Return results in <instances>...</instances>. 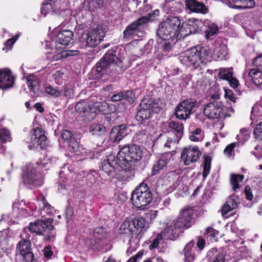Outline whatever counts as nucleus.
I'll return each instance as SVG.
<instances>
[{
  "instance_id": "nucleus-1",
  "label": "nucleus",
  "mask_w": 262,
  "mask_h": 262,
  "mask_svg": "<svg viewBox=\"0 0 262 262\" xmlns=\"http://www.w3.org/2000/svg\"><path fill=\"white\" fill-rule=\"evenodd\" d=\"M179 59L182 64L191 67L203 74L206 63L212 60V53L208 48L197 46L182 53Z\"/></svg>"
},
{
  "instance_id": "nucleus-2",
  "label": "nucleus",
  "mask_w": 262,
  "mask_h": 262,
  "mask_svg": "<svg viewBox=\"0 0 262 262\" xmlns=\"http://www.w3.org/2000/svg\"><path fill=\"white\" fill-rule=\"evenodd\" d=\"M140 147L136 144L123 146L118 154L116 163L122 170L126 171L134 169L143 156Z\"/></svg>"
},
{
  "instance_id": "nucleus-3",
  "label": "nucleus",
  "mask_w": 262,
  "mask_h": 262,
  "mask_svg": "<svg viewBox=\"0 0 262 262\" xmlns=\"http://www.w3.org/2000/svg\"><path fill=\"white\" fill-rule=\"evenodd\" d=\"M117 48L108 50L104 57L95 65L98 76L108 74L110 71L120 73L123 71L122 61L116 56Z\"/></svg>"
},
{
  "instance_id": "nucleus-4",
  "label": "nucleus",
  "mask_w": 262,
  "mask_h": 262,
  "mask_svg": "<svg viewBox=\"0 0 262 262\" xmlns=\"http://www.w3.org/2000/svg\"><path fill=\"white\" fill-rule=\"evenodd\" d=\"M194 210L191 208H184L181 210L177 220L168 224L165 231L169 235L176 237L178 235L180 230L188 229L194 223Z\"/></svg>"
},
{
  "instance_id": "nucleus-5",
  "label": "nucleus",
  "mask_w": 262,
  "mask_h": 262,
  "mask_svg": "<svg viewBox=\"0 0 262 262\" xmlns=\"http://www.w3.org/2000/svg\"><path fill=\"white\" fill-rule=\"evenodd\" d=\"M181 26L180 19L178 17H172L159 24L157 30V35L163 40H170L177 38Z\"/></svg>"
},
{
  "instance_id": "nucleus-6",
  "label": "nucleus",
  "mask_w": 262,
  "mask_h": 262,
  "mask_svg": "<svg viewBox=\"0 0 262 262\" xmlns=\"http://www.w3.org/2000/svg\"><path fill=\"white\" fill-rule=\"evenodd\" d=\"M131 200L133 205L136 208L143 209L148 205L152 200V194L148 185L142 182L132 193Z\"/></svg>"
},
{
  "instance_id": "nucleus-7",
  "label": "nucleus",
  "mask_w": 262,
  "mask_h": 262,
  "mask_svg": "<svg viewBox=\"0 0 262 262\" xmlns=\"http://www.w3.org/2000/svg\"><path fill=\"white\" fill-rule=\"evenodd\" d=\"M105 36L102 27L100 26L91 31L83 33L79 38V47L81 49L94 48L98 46Z\"/></svg>"
},
{
  "instance_id": "nucleus-8",
  "label": "nucleus",
  "mask_w": 262,
  "mask_h": 262,
  "mask_svg": "<svg viewBox=\"0 0 262 262\" xmlns=\"http://www.w3.org/2000/svg\"><path fill=\"white\" fill-rule=\"evenodd\" d=\"M159 105L157 101L151 97L143 99L140 103V108L136 116V120L140 123L149 122L152 112H157Z\"/></svg>"
},
{
  "instance_id": "nucleus-9",
  "label": "nucleus",
  "mask_w": 262,
  "mask_h": 262,
  "mask_svg": "<svg viewBox=\"0 0 262 262\" xmlns=\"http://www.w3.org/2000/svg\"><path fill=\"white\" fill-rule=\"evenodd\" d=\"M22 182L29 187L40 186L43 182L36 167L32 164H27L22 168Z\"/></svg>"
},
{
  "instance_id": "nucleus-10",
  "label": "nucleus",
  "mask_w": 262,
  "mask_h": 262,
  "mask_svg": "<svg viewBox=\"0 0 262 262\" xmlns=\"http://www.w3.org/2000/svg\"><path fill=\"white\" fill-rule=\"evenodd\" d=\"M99 106V104L97 102L91 105L89 102L82 100L76 104L75 110L79 114H83L86 121H91L96 117L97 111H98L97 107Z\"/></svg>"
},
{
  "instance_id": "nucleus-11",
  "label": "nucleus",
  "mask_w": 262,
  "mask_h": 262,
  "mask_svg": "<svg viewBox=\"0 0 262 262\" xmlns=\"http://www.w3.org/2000/svg\"><path fill=\"white\" fill-rule=\"evenodd\" d=\"M29 149H35L38 147L42 149L47 145V137L45 131L41 128L37 127L31 135L30 138L27 141Z\"/></svg>"
},
{
  "instance_id": "nucleus-12",
  "label": "nucleus",
  "mask_w": 262,
  "mask_h": 262,
  "mask_svg": "<svg viewBox=\"0 0 262 262\" xmlns=\"http://www.w3.org/2000/svg\"><path fill=\"white\" fill-rule=\"evenodd\" d=\"M201 22L198 19L194 18L189 19L187 23H183L180 27L177 38L180 39L182 37H185L189 34H195L198 32Z\"/></svg>"
},
{
  "instance_id": "nucleus-13",
  "label": "nucleus",
  "mask_w": 262,
  "mask_h": 262,
  "mask_svg": "<svg viewBox=\"0 0 262 262\" xmlns=\"http://www.w3.org/2000/svg\"><path fill=\"white\" fill-rule=\"evenodd\" d=\"M223 105L218 101H214L206 104L203 110L205 116L211 119H218L223 115Z\"/></svg>"
},
{
  "instance_id": "nucleus-14",
  "label": "nucleus",
  "mask_w": 262,
  "mask_h": 262,
  "mask_svg": "<svg viewBox=\"0 0 262 262\" xmlns=\"http://www.w3.org/2000/svg\"><path fill=\"white\" fill-rule=\"evenodd\" d=\"M53 221L50 218L38 221L37 227L40 232L38 233V235H45L46 240L54 239L56 236L55 228L52 225Z\"/></svg>"
},
{
  "instance_id": "nucleus-15",
  "label": "nucleus",
  "mask_w": 262,
  "mask_h": 262,
  "mask_svg": "<svg viewBox=\"0 0 262 262\" xmlns=\"http://www.w3.org/2000/svg\"><path fill=\"white\" fill-rule=\"evenodd\" d=\"M145 18H139L128 25L123 32V38L130 39L133 38L135 33L145 27Z\"/></svg>"
},
{
  "instance_id": "nucleus-16",
  "label": "nucleus",
  "mask_w": 262,
  "mask_h": 262,
  "mask_svg": "<svg viewBox=\"0 0 262 262\" xmlns=\"http://www.w3.org/2000/svg\"><path fill=\"white\" fill-rule=\"evenodd\" d=\"M253 64L257 68V69H251L248 72V75L255 85H259L262 84V55L255 57L253 60Z\"/></svg>"
},
{
  "instance_id": "nucleus-17",
  "label": "nucleus",
  "mask_w": 262,
  "mask_h": 262,
  "mask_svg": "<svg viewBox=\"0 0 262 262\" xmlns=\"http://www.w3.org/2000/svg\"><path fill=\"white\" fill-rule=\"evenodd\" d=\"M201 155V152L197 146H190L183 149L181 153V158L184 160V164L189 165L191 163L198 161Z\"/></svg>"
},
{
  "instance_id": "nucleus-18",
  "label": "nucleus",
  "mask_w": 262,
  "mask_h": 262,
  "mask_svg": "<svg viewBox=\"0 0 262 262\" xmlns=\"http://www.w3.org/2000/svg\"><path fill=\"white\" fill-rule=\"evenodd\" d=\"M116 159L113 155H110L106 160H104L101 163L100 166V175L105 177L107 179V177L113 175L115 173V165H118L116 163Z\"/></svg>"
},
{
  "instance_id": "nucleus-19",
  "label": "nucleus",
  "mask_w": 262,
  "mask_h": 262,
  "mask_svg": "<svg viewBox=\"0 0 262 262\" xmlns=\"http://www.w3.org/2000/svg\"><path fill=\"white\" fill-rule=\"evenodd\" d=\"M73 33L69 30L61 31L55 39L56 47L63 48L71 43L73 40Z\"/></svg>"
},
{
  "instance_id": "nucleus-20",
  "label": "nucleus",
  "mask_w": 262,
  "mask_h": 262,
  "mask_svg": "<svg viewBox=\"0 0 262 262\" xmlns=\"http://www.w3.org/2000/svg\"><path fill=\"white\" fill-rule=\"evenodd\" d=\"M173 161L172 155L170 152H166L154 163L152 168V174L155 175L161 170L166 167L167 164Z\"/></svg>"
},
{
  "instance_id": "nucleus-21",
  "label": "nucleus",
  "mask_w": 262,
  "mask_h": 262,
  "mask_svg": "<svg viewBox=\"0 0 262 262\" xmlns=\"http://www.w3.org/2000/svg\"><path fill=\"white\" fill-rule=\"evenodd\" d=\"M14 79L9 70L3 69L0 70V89L6 90L12 87Z\"/></svg>"
},
{
  "instance_id": "nucleus-22",
  "label": "nucleus",
  "mask_w": 262,
  "mask_h": 262,
  "mask_svg": "<svg viewBox=\"0 0 262 262\" xmlns=\"http://www.w3.org/2000/svg\"><path fill=\"white\" fill-rule=\"evenodd\" d=\"M185 5L187 9L192 12L206 14L208 8L203 3L196 0H185Z\"/></svg>"
},
{
  "instance_id": "nucleus-23",
  "label": "nucleus",
  "mask_w": 262,
  "mask_h": 262,
  "mask_svg": "<svg viewBox=\"0 0 262 262\" xmlns=\"http://www.w3.org/2000/svg\"><path fill=\"white\" fill-rule=\"evenodd\" d=\"M134 228L135 226H133L132 220H125L121 225L119 229L121 233L128 235L130 239L138 238L137 233L138 231Z\"/></svg>"
},
{
  "instance_id": "nucleus-24",
  "label": "nucleus",
  "mask_w": 262,
  "mask_h": 262,
  "mask_svg": "<svg viewBox=\"0 0 262 262\" xmlns=\"http://www.w3.org/2000/svg\"><path fill=\"white\" fill-rule=\"evenodd\" d=\"M126 126L124 124L114 126L110 133V138L114 142H119L126 136Z\"/></svg>"
},
{
  "instance_id": "nucleus-25",
  "label": "nucleus",
  "mask_w": 262,
  "mask_h": 262,
  "mask_svg": "<svg viewBox=\"0 0 262 262\" xmlns=\"http://www.w3.org/2000/svg\"><path fill=\"white\" fill-rule=\"evenodd\" d=\"M135 229H136L138 237L141 238L142 234L148 228V224L145 219L142 216H137L132 220Z\"/></svg>"
},
{
  "instance_id": "nucleus-26",
  "label": "nucleus",
  "mask_w": 262,
  "mask_h": 262,
  "mask_svg": "<svg viewBox=\"0 0 262 262\" xmlns=\"http://www.w3.org/2000/svg\"><path fill=\"white\" fill-rule=\"evenodd\" d=\"M27 82L28 87L33 93V96H37L40 94L39 81L34 75H30L27 77Z\"/></svg>"
},
{
  "instance_id": "nucleus-27",
  "label": "nucleus",
  "mask_w": 262,
  "mask_h": 262,
  "mask_svg": "<svg viewBox=\"0 0 262 262\" xmlns=\"http://www.w3.org/2000/svg\"><path fill=\"white\" fill-rule=\"evenodd\" d=\"M168 127L174 134V136L181 138L183 135V124L178 120H169L167 122Z\"/></svg>"
},
{
  "instance_id": "nucleus-28",
  "label": "nucleus",
  "mask_w": 262,
  "mask_h": 262,
  "mask_svg": "<svg viewBox=\"0 0 262 262\" xmlns=\"http://www.w3.org/2000/svg\"><path fill=\"white\" fill-rule=\"evenodd\" d=\"M111 99L114 102L119 101L122 100H126L129 103H132L134 101L135 95L132 91H129L120 92L113 94L111 97Z\"/></svg>"
},
{
  "instance_id": "nucleus-29",
  "label": "nucleus",
  "mask_w": 262,
  "mask_h": 262,
  "mask_svg": "<svg viewBox=\"0 0 262 262\" xmlns=\"http://www.w3.org/2000/svg\"><path fill=\"white\" fill-rule=\"evenodd\" d=\"M238 199L235 198V196L233 195L230 196L220 210L222 215L224 216L229 211L236 209L238 206Z\"/></svg>"
},
{
  "instance_id": "nucleus-30",
  "label": "nucleus",
  "mask_w": 262,
  "mask_h": 262,
  "mask_svg": "<svg viewBox=\"0 0 262 262\" xmlns=\"http://www.w3.org/2000/svg\"><path fill=\"white\" fill-rule=\"evenodd\" d=\"M31 246V244L29 239L23 238L16 245V256L32 251Z\"/></svg>"
},
{
  "instance_id": "nucleus-31",
  "label": "nucleus",
  "mask_w": 262,
  "mask_h": 262,
  "mask_svg": "<svg viewBox=\"0 0 262 262\" xmlns=\"http://www.w3.org/2000/svg\"><path fill=\"white\" fill-rule=\"evenodd\" d=\"M194 242L191 241L189 242L184 247V262H192L194 259L195 256L194 252L195 250V248L194 247Z\"/></svg>"
},
{
  "instance_id": "nucleus-32",
  "label": "nucleus",
  "mask_w": 262,
  "mask_h": 262,
  "mask_svg": "<svg viewBox=\"0 0 262 262\" xmlns=\"http://www.w3.org/2000/svg\"><path fill=\"white\" fill-rule=\"evenodd\" d=\"M233 3L238 5H231L230 3L229 7L233 9H246L253 8L255 5L254 0H231Z\"/></svg>"
},
{
  "instance_id": "nucleus-33",
  "label": "nucleus",
  "mask_w": 262,
  "mask_h": 262,
  "mask_svg": "<svg viewBox=\"0 0 262 262\" xmlns=\"http://www.w3.org/2000/svg\"><path fill=\"white\" fill-rule=\"evenodd\" d=\"M59 8V5L57 2L48 0L47 2L43 4L41 7V13L44 16H46L48 13L56 12Z\"/></svg>"
},
{
  "instance_id": "nucleus-34",
  "label": "nucleus",
  "mask_w": 262,
  "mask_h": 262,
  "mask_svg": "<svg viewBox=\"0 0 262 262\" xmlns=\"http://www.w3.org/2000/svg\"><path fill=\"white\" fill-rule=\"evenodd\" d=\"M149 138H150V137L145 129L138 132L134 137L135 141L141 144L146 142Z\"/></svg>"
},
{
  "instance_id": "nucleus-35",
  "label": "nucleus",
  "mask_w": 262,
  "mask_h": 262,
  "mask_svg": "<svg viewBox=\"0 0 262 262\" xmlns=\"http://www.w3.org/2000/svg\"><path fill=\"white\" fill-rule=\"evenodd\" d=\"M192 113L191 111L181 106L180 104L178 105L175 112L176 116L180 119L186 120Z\"/></svg>"
},
{
  "instance_id": "nucleus-36",
  "label": "nucleus",
  "mask_w": 262,
  "mask_h": 262,
  "mask_svg": "<svg viewBox=\"0 0 262 262\" xmlns=\"http://www.w3.org/2000/svg\"><path fill=\"white\" fill-rule=\"evenodd\" d=\"M244 177V176L243 174H231L230 183L234 191H236L237 189L240 187L239 183L243 180Z\"/></svg>"
},
{
  "instance_id": "nucleus-37",
  "label": "nucleus",
  "mask_w": 262,
  "mask_h": 262,
  "mask_svg": "<svg viewBox=\"0 0 262 262\" xmlns=\"http://www.w3.org/2000/svg\"><path fill=\"white\" fill-rule=\"evenodd\" d=\"M90 132L95 136H102L105 132L106 128L102 124H92L90 127Z\"/></svg>"
},
{
  "instance_id": "nucleus-38",
  "label": "nucleus",
  "mask_w": 262,
  "mask_h": 262,
  "mask_svg": "<svg viewBox=\"0 0 262 262\" xmlns=\"http://www.w3.org/2000/svg\"><path fill=\"white\" fill-rule=\"evenodd\" d=\"M233 76V69L221 68L219 69L218 77L219 78L228 81Z\"/></svg>"
},
{
  "instance_id": "nucleus-39",
  "label": "nucleus",
  "mask_w": 262,
  "mask_h": 262,
  "mask_svg": "<svg viewBox=\"0 0 262 262\" xmlns=\"http://www.w3.org/2000/svg\"><path fill=\"white\" fill-rule=\"evenodd\" d=\"M16 257L19 262H37L32 251L18 255Z\"/></svg>"
},
{
  "instance_id": "nucleus-40",
  "label": "nucleus",
  "mask_w": 262,
  "mask_h": 262,
  "mask_svg": "<svg viewBox=\"0 0 262 262\" xmlns=\"http://www.w3.org/2000/svg\"><path fill=\"white\" fill-rule=\"evenodd\" d=\"M78 50H69L62 51L60 54H57L53 56V59L55 60H60L61 58H67L69 56L76 55L79 54Z\"/></svg>"
},
{
  "instance_id": "nucleus-41",
  "label": "nucleus",
  "mask_w": 262,
  "mask_h": 262,
  "mask_svg": "<svg viewBox=\"0 0 262 262\" xmlns=\"http://www.w3.org/2000/svg\"><path fill=\"white\" fill-rule=\"evenodd\" d=\"M12 141L10 132L6 128L0 129V144L5 143Z\"/></svg>"
},
{
  "instance_id": "nucleus-42",
  "label": "nucleus",
  "mask_w": 262,
  "mask_h": 262,
  "mask_svg": "<svg viewBox=\"0 0 262 262\" xmlns=\"http://www.w3.org/2000/svg\"><path fill=\"white\" fill-rule=\"evenodd\" d=\"M211 159L208 156L204 157L203 176L204 179L206 178L209 174L211 167Z\"/></svg>"
},
{
  "instance_id": "nucleus-43",
  "label": "nucleus",
  "mask_w": 262,
  "mask_h": 262,
  "mask_svg": "<svg viewBox=\"0 0 262 262\" xmlns=\"http://www.w3.org/2000/svg\"><path fill=\"white\" fill-rule=\"evenodd\" d=\"M180 104L192 113L196 107V101L192 99H186L180 103Z\"/></svg>"
},
{
  "instance_id": "nucleus-44",
  "label": "nucleus",
  "mask_w": 262,
  "mask_h": 262,
  "mask_svg": "<svg viewBox=\"0 0 262 262\" xmlns=\"http://www.w3.org/2000/svg\"><path fill=\"white\" fill-rule=\"evenodd\" d=\"M93 236L95 239L101 241L106 237L107 233L104 228L98 227L95 229Z\"/></svg>"
},
{
  "instance_id": "nucleus-45",
  "label": "nucleus",
  "mask_w": 262,
  "mask_h": 262,
  "mask_svg": "<svg viewBox=\"0 0 262 262\" xmlns=\"http://www.w3.org/2000/svg\"><path fill=\"white\" fill-rule=\"evenodd\" d=\"M96 2L94 0H84L83 3V7L86 10L94 11L100 6V5L97 4Z\"/></svg>"
},
{
  "instance_id": "nucleus-46",
  "label": "nucleus",
  "mask_w": 262,
  "mask_h": 262,
  "mask_svg": "<svg viewBox=\"0 0 262 262\" xmlns=\"http://www.w3.org/2000/svg\"><path fill=\"white\" fill-rule=\"evenodd\" d=\"M181 139L174 136L172 137H168L166 142L164 144V147L168 149H173L176 147L177 144L179 142Z\"/></svg>"
},
{
  "instance_id": "nucleus-47",
  "label": "nucleus",
  "mask_w": 262,
  "mask_h": 262,
  "mask_svg": "<svg viewBox=\"0 0 262 262\" xmlns=\"http://www.w3.org/2000/svg\"><path fill=\"white\" fill-rule=\"evenodd\" d=\"M249 133L246 128H242L240 130L239 134L236 136L237 140L239 142L244 143L249 138Z\"/></svg>"
},
{
  "instance_id": "nucleus-48",
  "label": "nucleus",
  "mask_w": 262,
  "mask_h": 262,
  "mask_svg": "<svg viewBox=\"0 0 262 262\" xmlns=\"http://www.w3.org/2000/svg\"><path fill=\"white\" fill-rule=\"evenodd\" d=\"M68 148L72 152H75L79 149V144L78 141L76 140L75 137L68 142Z\"/></svg>"
},
{
  "instance_id": "nucleus-49",
  "label": "nucleus",
  "mask_w": 262,
  "mask_h": 262,
  "mask_svg": "<svg viewBox=\"0 0 262 262\" xmlns=\"http://www.w3.org/2000/svg\"><path fill=\"white\" fill-rule=\"evenodd\" d=\"M162 51L163 53L169 52L173 46V43L168 40H164L161 43Z\"/></svg>"
},
{
  "instance_id": "nucleus-50",
  "label": "nucleus",
  "mask_w": 262,
  "mask_h": 262,
  "mask_svg": "<svg viewBox=\"0 0 262 262\" xmlns=\"http://www.w3.org/2000/svg\"><path fill=\"white\" fill-rule=\"evenodd\" d=\"M237 145V143L233 142L227 145L224 150L225 155L228 157H234V153L233 149Z\"/></svg>"
},
{
  "instance_id": "nucleus-51",
  "label": "nucleus",
  "mask_w": 262,
  "mask_h": 262,
  "mask_svg": "<svg viewBox=\"0 0 262 262\" xmlns=\"http://www.w3.org/2000/svg\"><path fill=\"white\" fill-rule=\"evenodd\" d=\"M218 31L217 26L212 24L210 25L205 31L206 36L208 39L211 38L213 35L216 33Z\"/></svg>"
},
{
  "instance_id": "nucleus-52",
  "label": "nucleus",
  "mask_w": 262,
  "mask_h": 262,
  "mask_svg": "<svg viewBox=\"0 0 262 262\" xmlns=\"http://www.w3.org/2000/svg\"><path fill=\"white\" fill-rule=\"evenodd\" d=\"M46 92L47 94L54 97H59L62 93V91L57 90L51 85L47 86L46 88Z\"/></svg>"
},
{
  "instance_id": "nucleus-53",
  "label": "nucleus",
  "mask_w": 262,
  "mask_h": 262,
  "mask_svg": "<svg viewBox=\"0 0 262 262\" xmlns=\"http://www.w3.org/2000/svg\"><path fill=\"white\" fill-rule=\"evenodd\" d=\"M254 135L256 139L262 141V121L256 125L254 130Z\"/></svg>"
},
{
  "instance_id": "nucleus-54",
  "label": "nucleus",
  "mask_w": 262,
  "mask_h": 262,
  "mask_svg": "<svg viewBox=\"0 0 262 262\" xmlns=\"http://www.w3.org/2000/svg\"><path fill=\"white\" fill-rule=\"evenodd\" d=\"M163 239V236L161 233H159L157 235V236L156 238H155L152 243L149 246V248L150 250H152L155 248H157L158 247L159 245L160 244V241H162Z\"/></svg>"
},
{
  "instance_id": "nucleus-55",
  "label": "nucleus",
  "mask_w": 262,
  "mask_h": 262,
  "mask_svg": "<svg viewBox=\"0 0 262 262\" xmlns=\"http://www.w3.org/2000/svg\"><path fill=\"white\" fill-rule=\"evenodd\" d=\"M159 10L158 9H156L154 10L152 13H149L147 15L141 17L140 18H145L146 22H145V27L147 26L148 22L153 19V17L155 16H159Z\"/></svg>"
},
{
  "instance_id": "nucleus-56",
  "label": "nucleus",
  "mask_w": 262,
  "mask_h": 262,
  "mask_svg": "<svg viewBox=\"0 0 262 262\" xmlns=\"http://www.w3.org/2000/svg\"><path fill=\"white\" fill-rule=\"evenodd\" d=\"M61 137L63 140L67 141V142H68L72 139H73L75 136L68 130H63L61 133Z\"/></svg>"
},
{
  "instance_id": "nucleus-57",
  "label": "nucleus",
  "mask_w": 262,
  "mask_h": 262,
  "mask_svg": "<svg viewBox=\"0 0 262 262\" xmlns=\"http://www.w3.org/2000/svg\"><path fill=\"white\" fill-rule=\"evenodd\" d=\"M225 97L226 99L230 100L233 102H235L237 99L236 97L231 90H225Z\"/></svg>"
},
{
  "instance_id": "nucleus-58",
  "label": "nucleus",
  "mask_w": 262,
  "mask_h": 262,
  "mask_svg": "<svg viewBox=\"0 0 262 262\" xmlns=\"http://www.w3.org/2000/svg\"><path fill=\"white\" fill-rule=\"evenodd\" d=\"M38 226V221H36L33 223H30L29 226V230L32 232L36 233L38 235V233H40L39 231V229L37 227Z\"/></svg>"
},
{
  "instance_id": "nucleus-59",
  "label": "nucleus",
  "mask_w": 262,
  "mask_h": 262,
  "mask_svg": "<svg viewBox=\"0 0 262 262\" xmlns=\"http://www.w3.org/2000/svg\"><path fill=\"white\" fill-rule=\"evenodd\" d=\"M209 261L210 262H224L225 255L220 253L213 257V259H211Z\"/></svg>"
},
{
  "instance_id": "nucleus-60",
  "label": "nucleus",
  "mask_w": 262,
  "mask_h": 262,
  "mask_svg": "<svg viewBox=\"0 0 262 262\" xmlns=\"http://www.w3.org/2000/svg\"><path fill=\"white\" fill-rule=\"evenodd\" d=\"M219 253L217 252V249L216 248H212L207 252V257L208 258V260H210L211 259H213V257H214Z\"/></svg>"
},
{
  "instance_id": "nucleus-61",
  "label": "nucleus",
  "mask_w": 262,
  "mask_h": 262,
  "mask_svg": "<svg viewBox=\"0 0 262 262\" xmlns=\"http://www.w3.org/2000/svg\"><path fill=\"white\" fill-rule=\"evenodd\" d=\"M43 252L45 257L47 259L51 258L53 255V252L51 250V247L49 246L45 247Z\"/></svg>"
},
{
  "instance_id": "nucleus-62",
  "label": "nucleus",
  "mask_w": 262,
  "mask_h": 262,
  "mask_svg": "<svg viewBox=\"0 0 262 262\" xmlns=\"http://www.w3.org/2000/svg\"><path fill=\"white\" fill-rule=\"evenodd\" d=\"M228 81L229 82L230 86L233 89L237 88L239 85L238 81L235 78L233 77V76L231 77V79L230 78L229 80H228Z\"/></svg>"
},
{
  "instance_id": "nucleus-63",
  "label": "nucleus",
  "mask_w": 262,
  "mask_h": 262,
  "mask_svg": "<svg viewBox=\"0 0 262 262\" xmlns=\"http://www.w3.org/2000/svg\"><path fill=\"white\" fill-rule=\"evenodd\" d=\"M245 193L246 196V198L249 200H252L253 199V194L251 191L250 187L246 186L245 189Z\"/></svg>"
},
{
  "instance_id": "nucleus-64",
  "label": "nucleus",
  "mask_w": 262,
  "mask_h": 262,
  "mask_svg": "<svg viewBox=\"0 0 262 262\" xmlns=\"http://www.w3.org/2000/svg\"><path fill=\"white\" fill-rule=\"evenodd\" d=\"M205 244V239L201 237H199L196 243L197 247L199 248L200 250H202V249H204Z\"/></svg>"
}]
</instances>
